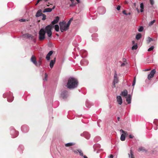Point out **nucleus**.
<instances>
[{"label":"nucleus","mask_w":158,"mask_h":158,"mask_svg":"<svg viewBox=\"0 0 158 158\" xmlns=\"http://www.w3.org/2000/svg\"><path fill=\"white\" fill-rule=\"evenodd\" d=\"M78 84V82L76 78L70 77L68 79L66 86L70 89H74L77 87Z\"/></svg>","instance_id":"nucleus-1"},{"label":"nucleus","mask_w":158,"mask_h":158,"mask_svg":"<svg viewBox=\"0 0 158 158\" xmlns=\"http://www.w3.org/2000/svg\"><path fill=\"white\" fill-rule=\"evenodd\" d=\"M60 30L61 32L67 31L69 27L67 25L65 22H62L59 23Z\"/></svg>","instance_id":"nucleus-2"},{"label":"nucleus","mask_w":158,"mask_h":158,"mask_svg":"<svg viewBox=\"0 0 158 158\" xmlns=\"http://www.w3.org/2000/svg\"><path fill=\"white\" fill-rule=\"evenodd\" d=\"M12 94L11 92L8 93L6 94H4L3 97L4 98H7V100L9 102H12L14 99V97L12 96Z\"/></svg>","instance_id":"nucleus-3"},{"label":"nucleus","mask_w":158,"mask_h":158,"mask_svg":"<svg viewBox=\"0 0 158 158\" xmlns=\"http://www.w3.org/2000/svg\"><path fill=\"white\" fill-rule=\"evenodd\" d=\"M52 27V25L50 24L46 26L45 29H44L46 33H47L49 37H51L52 36V32L51 30Z\"/></svg>","instance_id":"nucleus-4"},{"label":"nucleus","mask_w":158,"mask_h":158,"mask_svg":"<svg viewBox=\"0 0 158 158\" xmlns=\"http://www.w3.org/2000/svg\"><path fill=\"white\" fill-rule=\"evenodd\" d=\"M45 33L44 29L42 28L40 30L39 32V39L40 40H42L45 39Z\"/></svg>","instance_id":"nucleus-5"},{"label":"nucleus","mask_w":158,"mask_h":158,"mask_svg":"<svg viewBox=\"0 0 158 158\" xmlns=\"http://www.w3.org/2000/svg\"><path fill=\"white\" fill-rule=\"evenodd\" d=\"M11 129H12L11 130L10 132L12 137L14 138L17 136L19 134L18 132L15 131L13 127H11Z\"/></svg>","instance_id":"nucleus-6"},{"label":"nucleus","mask_w":158,"mask_h":158,"mask_svg":"<svg viewBox=\"0 0 158 158\" xmlns=\"http://www.w3.org/2000/svg\"><path fill=\"white\" fill-rule=\"evenodd\" d=\"M98 11L99 14L103 15L105 13L106 10L104 7H101L98 8Z\"/></svg>","instance_id":"nucleus-7"},{"label":"nucleus","mask_w":158,"mask_h":158,"mask_svg":"<svg viewBox=\"0 0 158 158\" xmlns=\"http://www.w3.org/2000/svg\"><path fill=\"white\" fill-rule=\"evenodd\" d=\"M156 72L155 69H153L150 72V73L148 75V78L149 80L150 79L152 78L153 77L155 73Z\"/></svg>","instance_id":"nucleus-8"},{"label":"nucleus","mask_w":158,"mask_h":158,"mask_svg":"<svg viewBox=\"0 0 158 158\" xmlns=\"http://www.w3.org/2000/svg\"><path fill=\"white\" fill-rule=\"evenodd\" d=\"M68 95V92L67 91H64L61 94V96L63 99L67 98Z\"/></svg>","instance_id":"nucleus-9"},{"label":"nucleus","mask_w":158,"mask_h":158,"mask_svg":"<svg viewBox=\"0 0 158 158\" xmlns=\"http://www.w3.org/2000/svg\"><path fill=\"white\" fill-rule=\"evenodd\" d=\"M117 101L118 104L121 105L122 103V99L120 96L117 95L116 97Z\"/></svg>","instance_id":"nucleus-10"},{"label":"nucleus","mask_w":158,"mask_h":158,"mask_svg":"<svg viewBox=\"0 0 158 158\" xmlns=\"http://www.w3.org/2000/svg\"><path fill=\"white\" fill-rule=\"evenodd\" d=\"M21 129L23 132H26L29 130V128L27 126L24 125L21 127Z\"/></svg>","instance_id":"nucleus-11"},{"label":"nucleus","mask_w":158,"mask_h":158,"mask_svg":"<svg viewBox=\"0 0 158 158\" xmlns=\"http://www.w3.org/2000/svg\"><path fill=\"white\" fill-rule=\"evenodd\" d=\"M118 77H117V75L116 73L115 72L114 75L113 82L114 83H117L118 82Z\"/></svg>","instance_id":"nucleus-12"},{"label":"nucleus","mask_w":158,"mask_h":158,"mask_svg":"<svg viewBox=\"0 0 158 158\" xmlns=\"http://www.w3.org/2000/svg\"><path fill=\"white\" fill-rule=\"evenodd\" d=\"M81 135L84 136L87 139H89L90 137V135L87 132H85L82 134H81Z\"/></svg>","instance_id":"nucleus-13"},{"label":"nucleus","mask_w":158,"mask_h":158,"mask_svg":"<svg viewBox=\"0 0 158 158\" xmlns=\"http://www.w3.org/2000/svg\"><path fill=\"white\" fill-rule=\"evenodd\" d=\"M80 63L81 65L83 66H86L88 65V62L87 60H82L81 62Z\"/></svg>","instance_id":"nucleus-14"},{"label":"nucleus","mask_w":158,"mask_h":158,"mask_svg":"<svg viewBox=\"0 0 158 158\" xmlns=\"http://www.w3.org/2000/svg\"><path fill=\"white\" fill-rule=\"evenodd\" d=\"M24 37L29 38V39H32L33 38V36L29 34H25L23 35Z\"/></svg>","instance_id":"nucleus-15"},{"label":"nucleus","mask_w":158,"mask_h":158,"mask_svg":"<svg viewBox=\"0 0 158 158\" xmlns=\"http://www.w3.org/2000/svg\"><path fill=\"white\" fill-rule=\"evenodd\" d=\"M60 18L58 16H56L55 18V19L52 22V24L53 25L56 24L58 23L59 20Z\"/></svg>","instance_id":"nucleus-16"},{"label":"nucleus","mask_w":158,"mask_h":158,"mask_svg":"<svg viewBox=\"0 0 158 158\" xmlns=\"http://www.w3.org/2000/svg\"><path fill=\"white\" fill-rule=\"evenodd\" d=\"M43 14L42 13V10L41 9L39 10L37 12L35 16L37 17H39L40 16H42Z\"/></svg>","instance_id":"nucleus-17"},{"label":"nucleus","mask_w":158,"mask_h":158,"mask_svg":"<svg viewBox=\"0 0 158 158\" xmlns=\"http://www.w3.org/2000/svg\"><path fill=\"white\" fill-rule=\"evenodd\" d=\"M56 58H54V60H52L50 61V66L51 68H52L55 62Z\"/></svg>","instance_id":"nucleus-18"},{"label":"nucleus","mask_w":158,"mask_h":158,"mask_svg":"<svg viewBox=\"0 0 158 158\" xmlns=\"http://www.w3.org/2000/svg\"><path fill=\"white\" fill-rule=\"evenodd\" d=\"M126 101L127 102L128 104H129L131 103V96L130 95H128V96L126 97Z\"/></svg>","instance_id":"nucleus-19"},{"label":"nucleus","mask_w":158,"mask_h":158,"mask_svg":"<svg viewBox=\"0 0 158 158\" xmlns=\"http://www.w3.org/2000/svg\"><path fill=\"white\" fill-rule=\"evenodd\" d=\"M127 91L126 89H125L122 92L121 94V95L125 97L127 95Z\"/></svg>","instance_id":"nucleus-20"},{"label":"nucleus","mask_w":158,"mask_h":158,"mask_svg":"<svg viewBox=\"0 0 158 158\" xmlns=\"http://www.w3.org/2000/svg\"><path fill=\"white\" fill-rule=\"evenodd\" d=\"M31 61L35 64H36V61L35 57L34 56H32L31 59Z\"/></svg>","instance_id":"nucleus-21"},{"label":"nucleus","mask_w":158,"mask_h":158,"mask_svg":"<svg viewBox=\"0 0 158 158\" xmlns=\"http://www.w3.org/2000/svg\"><path fill=\"white\" fill-rule=\"evenodd\" d=\"M138 151L139 152L142 151L143 152H146L147 151V150L146 149H145L144 147H140L139 148Z\"/></svg>","instance_id":"nucleus-22"},{"label":"nucleus","mask_w":158,"mask_h":158,"mask_svg":"<svg viewBox=\"0 0 158 158\" xmlns=\"http://www.w3.org/2000/svg\"><path fill=\"white\" fill-rule=\"evenodd\" d=\"M52 9L51 8H46L43 11V12L45 13V12H51L52 11Z\"/></svg>","instance_id":"nucleus-23"},{"label":"nucleus","mask_w":158,"mask_h":158,"mask_svg":"<svg viewBox=\"0 0 158 158\" xmlns=\"http://www.w3.org/2000/svg\"><path fill=\"white\" fill-rule=\"evenodd\" d=\"M129 158H134L133 152L131 150H130V153L128 154Z\"/></svg>","instance_id":"nucleus-24"},{"label":"nucleus","mask_w":158,"mask_h":158,"mask_svg":"<svg viewBox=\"0 0 158 158\" xmlns=\"http://www.w3.org/2000/svg\"><path fill=\"white\" fill-rule=\"evenodd\" d=\"M85 105L87 107L90 108L92 104L89 101L87 100L86 101Z\"/></svg>","instance_id":"nucleus-25"},{"label":"nucleus","mask_w":158,"mask_h":158,"mask_svg":"<svg viewBox=\"0 0 158 158\" xmlns=\"http://www.w3.org/2000/svg\"><path fill=\"white\" fill-rule=\"evenodd\" d=\"M81 53L83 54V57H85L87 55V52L85 50H82L80 52Z\"/></svg>","instance_id":"nucleus-26"},{"label":"nucleus","mask_w":158,"mask_h":158,"mask_svg":"<svg viewBox=\"0 0 158 158\" xmlns=\"http://www.w3.org/2000/svg\"><path fill=\"white\" fill-rule=\"evenodd\" d=\"M75 143H69L65 144L66 147H70L75 145Z\"/></svg>","instance_id":"nucleus-27"},{"label":"nucleus","mask_w":158,"mask_h":158,"mask_svg":"<svg viewBox=\"0 0 158 158\" xmlns=\"http://www.w3.org/2000/svg\"><path fill=\"white\" fill-rule=\"evenodd\" d=\"M141 34L140 33H138L136 35L135 38L137 40H139L141 37Z\"/></svg>","instance_id":"nucleus-28"},{"label":"nucleus","mask_w":158,"mask_h":158,"mask_svg":"<svg viewBox=\"0 0 158 158\" xmlns=\"http://www.w3.org/2000/svg\"><path fill=\"white\" fill-rule=\"evenodd\" d=\"M126 137L125 135L123 134H122L120 137V139L122 141H124L125 140Z\"/></svg>","instance_id":"nucleus-29"},{"label":"nucleus","mask_w":158,"mask_h":158,"mask_svg":"<svg viewBox=\"0 0 158 158\" xmlns=\"http://www.w3.org/2000/svg\"><path fill=\"white\" fill-rule=\"evenodd\" d=\"M140 7L141 8L140 12H143V11L144 5L143 3H141L140 4Z\"/></svg>","instance_id":"nucleus-30"},{"label":"nucleus","mask_w":158,"mask_h":158,"mask_svg":"<svg viewBox=\"0 0 158 158\" xmlns=\"http://www.w3.org/2000/svg\"><path fill=\"white\" fill-rule=\"evenodd\" d=\"M41 64V60H39L38 62L36 61V64H35V65L36 66H40Z\"/></svg>","instance_id":"nucleus-31"},{"label":"nucleus","mask_w":158,"mask_h":158,"mask_svg":"<svg viewBox=\"0 0 158 158\" xmlns=\"http://www.w3.org/2000/svg\"><path fill=\"white\" fill-rule=\"evenodd\" d=\"M78 152L79 153L80 155L81 156H83V153L82 152V151L80 149L78 150Z\"/></svg>","instance_id":"nucleus-32"},{"label":"nucleus","mask_w":158,"mask_h":158,"mask_svg":"<svg viewBox=\"0 0 158 158\" xmlns=\"http://www.w3.org/2000/svg\"><path fill=\"white\" fill-rule=\"evenodd\" d=\"M55 30L56 31H59V26L57 24H56L55 27Z\"/></svg>","instance_id":"nucleus-33"},{"label":"nucleus","mask_w":158,"mask_h":158,"mask_svg":"<svg viewBox=\"0 0 158 158\" xmlns=\"http://www.w3.org/2000/svg\"><path fill=\"white\" fill-rule=\"evenodd\" d=\"M155 22L156 20H153V21L150 22L148 24L149 26H151L155 23Z\"/></svg>","instance_id":"nucleus-34"},{"label":"nucleus","mask_w":158,"mask_h":158,"mask_svg":"<svg viewBox=\"0 0 158 158\" xmlns=\"http://www.w3.org/2000/svg\"><path fill=\"white\" fill-rule=\"evenodd\" d=\"M138 48V46L137 44H135L132 47V50H136Z\"/></svg>","instance_id":"nucleus-35"},{"label":"nucleus","mask_w":158,"mask_h":158,"mask_svg":"<svg viewBox=\"0 0 158 158\" xmlns=\"http://www.w3.org/2000/svg\"><path fill=\"white\" fill-rule=\"evenodd\" d=\"M153 40V39L150 37H148V40H147L148 43L149 44L151 41Z\"/></svg>","instance_id":"nucleus-36"},{"label":"nucleus","mask_w":158,"mask_h":158,"mask_svg":"<svg viewBox=\"0 0 158 158\" xmlns=\"http://www.w3.org/2000/svg\"><path fill=\"white\" fill-rule=\"evenodd\" d=\"M135 82H136V77H134V80H133V82L132 84V85L133 86H134V85H135Z\"/></svg>","instance_id":"nucleus-37"},{"label":"nucleus","mask_w":158,"mask_h":158,"mask_svg":"<svg viewBox=\"0 0 158 158\" xmlns=\"http://www.w3.org/2000/svg\"><path fill=\"white\" fill-rule=\"evenodd\" d=\"M143 26H140L139 28L138 29V31L139 32H142L143 31Z\"/></svg>","instance_id":"nucleus-38"},{"label":"nucleus","mask_w":158,"mask_h":158,"mask_svg":"<svg viewBox=\"0 0 158 158\" xmlns=\"http://www.w3.org/2000/svg\"><path fill=\"white\" fill-rule=\"evenodd\" d=\"M154 48V47L153 46H152L150 48H149L148 49V51L149 52L152 51Z\"/></svg>","instance_id":"nucleus-39"},{"label":"nucleus","mask_w":158,"mask_h":158,"mask_svg":"<svg viewBox=\"0 0 158 158\" xmlns=\"http://www.w3.org/2000/svg\"><path fill=\"white\" fill-rule=\"evenodd\" d=\"M150 2L152 6H153L154 3V0H150Z\"/></svg>","instance_id":"nucleus-40"},{"label":"nucleus","mask_w":158,"mask_h":158,"mask_svg":"<svg viewBox=\"0 0 158 158\" xmlns=\"http://www.w3.org/2000/svg\"><path fill=\"white\" fill-rule=\"evenodd\" d=\"M47 77H48V75L46 73H45V77L43 79L44 81H46L47 80Z\"/></svg>","instance_id":"nucleus-41"},{"label":"nucleus","mask_w":158,"mask_h":158,"mask_svg":"<svg viewBox=\"0 0 158 158\" xmlns=\"http://www.w3.org/2000/svg\"><path fill=\"white\" fill-rule=\"evenodd\" d=\"M42 16L43 17V18H42V20H44L45 19L46 16V15L45 14H43L42 15Z\"/></svg>","instance_id":"nucleus-42"},{"label":"nucleus","mask_w":158,"mask_h":158,"mask_svg":"<svg viewBox=\"0 0 158 158\" xmlns=\"http://www.w3.org/2000/svg\"><path fill=\"white\" fill-rule=\"evenodd\" d=\"M50 56H49L48 54H47L46 56V59L47 60H50Z\"/></svg>","instance_id":"nucleus-43"},{"label":"nucleus","mask_w":158,"mask_h":158,"mask_svg":"<svg viewBox=\"0 0 158 158\" xmlns=\"http://www.w3.org/2000/svg\"><path fill=\"white\" fill-rule=\"evenodd\" d=\"M53 53V52L52 51H50L47 54H48L50 56H51Z\"/></svg>","instance_id":"nucleus-44"},{"label":"nucleus","mask_w":158,"mask_h":158,"mask_svg":"<svg viewBox=\"0 0 158 158\" xmlns=\"http://www.w3.org/2000/svg\"><path fill=\"white\" fill-rule=\"evenodd\" d=\"M71 22L70 21H69L68 22V23H66V25H67L69 27L71 23Z\"/></svg>","instance_id":"nucleus-45"},{"label":"nucleus","mask_w":158,"mask_h":158,"mask_svg":"<svg viewBox=\"0 0 158 158\" xmlns=\"http://www.w3.org/2000/svg\"><path fill=\"white\" fill-rule=\"evenodd\" d=\"M74 2H73V3H72V4H70V7H73L75 5V4L73 3Z\"/></svg>","instance_id":"nucleus-46"},{"label":"nucleus","mask_w":158,"mask_h":158,"mask_svg":"<svg viewBox=\"0 0 158 158\" xmlns=\"http://www.w3.org/2000/svg\"><path fill=\"white\" fill-rule=\"evenodd\" d=\"M120 8H121V6H119V5H118V6H117V8H116V9H117V10H120Z\"/></svg>","instance_id":"nucleus-47"},{"label":"nucleus","mask_w":158,"mask_h":158,"mask_svg":"<svg viewBox=\"0 0 158 158\" xmlns=\"http://www.w3.org/2000/svg\"><path fill=\"white\" fill-rule=\"evenodd\" d=\"M122 13L124 15H127V13H126V11L125 10H123V11Z\"/></svg>","instance_id":"nucleus-48"},{"label":"nucleus","mask_w":158,"mask_h":158,"mask_svg":"<svg viewBox=\"0 0 158 158\" xmlns=\"http://www.w3.org/2000/svg\"><path fill=\"white\" fill-rule=\"evenodd\" d=\"M19 21L21 22H24L25 21L26 19H21L19 20Z\"/></svg>","instance_id":"nucleus-49"},{"label":"nucleus","mask_w":158,"mask_h":158,"mask_svg":"<svg viewBox=\"0 0 158 158\" xmlns=\"http://www.w3.org/2000/svg\"><path fill=\"white\" fill-rule=\"evenodd\" d=\"M73 151L75 154H77L78 153V151L77 150H73Z\"/></svg>","instance_id":"nucleus-50"},{"label":"nucleus","mask_w":158,"mask_h":158,"mask_svg":"<svg viewBox=\"0 0 158 158\" xmlns=\"http://www.w3.org/2000/svg\"><path fill=\"white\" fill-rule=\"evenodd\" d=\"M129 137L130 138L132 139L134 137V136L131 135H129Z\"/></svg>","instance_id":"nucleus-51"},{"label":"nucleus","mask_w":158,"mask_h":158,"mask_svg":"<svg viewBox=\"0 0 158 158\" xmlns=\"http://www.w3.org/2000/svg\"><path fill=\"white\" fill-rule=\"evenodd\" d=\"M123 134L125 135V136H127L128 135L127 132L126 131H125V133H124Z\"/></svg>","instance_id":"nucleus-52"},{"label":"nucleus","mask_w":158,"mask_h":158,"mask_svg":"<svg viewBox=\"0 0 158 158\" xmlns=\"http://www.w3.org/2000/svg\"><path fill=\"white\" fill-rule=\"evenodd\" d=\"M120 132H122L123 133V134L124 133H125V131H123V130L121 129L120 130Z\"/></svg>","instance_id":"nucleus-53"},{"label":"nucleus","mask_w":158,"mask_h":158,"mask_svg":"<svg viewBox=\"0 0 158 158\" xmlns=\"http://www.w3.org/2000/svg\"><path fill=\"white\" fill-rule=\"evenodd\" d=\"M113 156L112 154H110L109 156V158H113Z\"/></svg>","instance_id":"nucleus-54"},{"label":"nucleus","mask_w":158,"mask_h":158,"mask_svg":"<svg viewBox=\"0 0 158 158\" xmlns=\"http://www.w3.org/2000/svg\"><path fill=\"white\" fill-rule=\"evenodd\" d=\"M125 64L124 63H122L121 65V66L122 67V66H124L125 65Z\"/></svg>","instance_id":"nucleus-55"},{"label":"nucleus","mask_w":158,"mask_h":158,"mask_svg":"<svg viewBox=\"0 0 158 158\" xmlns=\"http://www.w3.org/2000/svg\"><path fill=\"white\" fill-rule=\"evenodd\" d=\"M117 84V83H114L113 82V86H112V87H115V84Z\"/></svg>","instance_id":"nucleus-56"},{"label":"nucleus","mask_w":158,"mask_h":158,"mask_svg":"<svg viewBox=\"0 0 158 158\" xmlns=\"http://www.w3.org/2000/svg\"><path fill=\"white\" fill-rule=\"evenodd\" d=\"M40 1L39 0H37V2L35 4V5H37V4L39 3V2H40Z\"/></svg>","instance_id":"nucleus-57"},{"label":"nucleus","mask_w":158,"mask_h":158,"mask_svg":"<svg viewBox=\"0 0 158 158\" xmlns=\"http://www.w3.org/2000/svg\"><path fill=\"white\" fill-rule=\"evenodd\" d=\"M21 148V149H23V146H19V148Z\"/></svg>","instance_id":"nucleus-58"},{"label":"nucleus","mask_w":158,"mask_h":158,"mask_svg":"<svg viewBox=\"0 0 158 158\" xmlns=\"http://www.w3.org/2000/svg\"><path fill=\"white\" fill-rule=\"evenodd\" d=\"M76 0L77 1V3H79L80 2V1L79 0Z\"/></svg>","instance_id":"nucleus-59"},{"label":"nucleus","mask_w":158,"mask_h":158,"mask_svg":"<svg viewBox=\"0 0 158 158\" xmlns=\"http://www.w3.org/2000/svg\"><path fill=\"white\" fill-rule=\"evenodd\" d=\"M73 18H71V19H69V21H71H71L73 20Z\"/></svg>","instance_id":"nucleus-60"},{"label":"nucleus","mask_w":158,"mask_h":158,"mask_svg":"<svg viewBox=\"0 0 158 158\" xmlns=\"http://www.w3.org/2000/svg\"><path fill=\"white\" fill-rule=\"evenodd\" d=\"M83 157L84 158H88L87 157L85 156H84Z\"/></svg>","instance_id":"nucleus-61"},{"label":"nucleus","mask_w":158,"mask_h":158,"mask_svg":"<svg viewBox=\"0 0 158 158\" xmlns=\"http://www.w3.org/2000/svg\"><path fill=\"white\" fill-rule=\"evenodd\" d=\"M123 61L124 62H126V59H123Z\"/></svg>","instance_id":"nucleus-62"},{"label":"nucleus","mask_w":158,"mask_h":158,"mask_svg":"<svg viewBox=\"0 0 158 158\" xmlns=\"http://www.w3.org/2000/svg\"><path fill=\"white\" fill-rule=\"evenodd\" d=\"M131 15V13L130 12H129V13H127V15Z\"/></svg>","instance_id":"nucleus-63"},{"label":"nucleus","mask_w":158,"mask_h":158,"mask_svg":"<svg viewBox=\"0 0 158 158\" xmlns=\"http://www.w3.org/2000/svg\"><path fill=\"white\" fill-rule=\"evenodd\" d=\"M70 0L71 1L72 3H73V2H74V0Z\"/></svg>","instance_id":"nucleus-64"}]
</instances>
